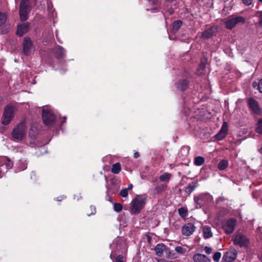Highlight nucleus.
Returning <instances> with one entry per match:
<instances>
[{"mask_svg": "<svg viewBox=\"0 0 262 262\" xmlns=\"http://www.w3.org/2000/svg\"><path fill=\"white\" fill-rule=\"evenodd\" d=\"M226 136V135H225L224 134H223V133H221L220 132H219L218 134H217L216 135H215V137L216 138L219 140H221L222 139H223Z\"/></svg>", "mask_w": 262, "mask_h": 262, "instance_id": "obj_38", "label": "nucleus"}, {"mask_svg": "<svg viewBox=\"0 0 262 262\" xmlns=\"http://www.w3.org/2000/svg\"><path fill=\"white\" fill-rule=\"evenodd\" d=\"M221 253L219 252H215L213 256V259L215 261H219L221 257Z\"/></svg>", "mask_w": 262, "mask_h": 262, "instance_id": "obj_35", "label": "nucleus"}, {"mask_svg": "<svg viewBox=\"0 0 262 262\" xmlns=\"http://www.w3.org/2000/svg\"><path fill=\"white\" fill-rule=\"evenodd\" d=\"M228 161L225 160H223L219 162L218 164V168L220 170H222L228 167Z\"/></svg>", "mask_w": 262, "mask_h": 262, "instance_id": "obj_23", "label": "nucleus"}, {"mask_svg": "<svg viewBox=\"0 0 262 262\" xmlns=\"http://www.w3.org/2000/svg\"><path fill=\"white\" fill-rule=\"evenodd\" d=\"M203 233L205 238H208L212 236L211 228L208 226L203 227Z\"/></svg>", "mask_w": 262, "mask_h": 262, "instance_id": "obj_18", "label": "nucleus"}, {"mask_svg": "<svg viewBox=\"0 0 262 262\" xmlns=\"http://www.w3.org/2000/svg\"><path fill=\"white\" fill-rule=\"evenodd\" d=\"M205 66L204 64H201L199 67V69H201L202 71L204 70Z\"/></svg>", "mask_w": 262, "mask_h": 262, "instance_id": "obj_46", "label": "nucleus"}, {"mask_svg": "<svg viewBox=\"0 0 262 262\" xmlns=\"http://www.w3.org/2000/svg\"><path fill=\"white\" fill-rule=\"evenodd\" d=\"M6 20V16L5 14L0 12V26L2 25Z\"/></svg>", "mask_w": 262, "mask_h": 262, "instance_id": "obj_36", "label": "nucleus"}, {"mask_svg": "<svg viewBox=\"0 0 262 262\" xmlns=\"http://www.w3.org/2000/svg\"><path fill=\"white\" fill-rule=\"evenodd\" d=\"M116 262H124L123 256L121 255L118 256L116 257Z\"/></svg>", "mask_w": 262, "mask_h": 262, "instance_id": "obj_40", "label": "nucleus"}, {"mask_svg": "<svg viewBox=\"0 0 262 262\" xmlns=\"http://www.w3.org/2000/svg\"><path fill=\"white\" fill-rule=\"evenodd\" d=\"M236 255V251L232 249L227 251L224 255L223 259L227 262H231L235 259Z\"/></svg>", "mask_w": 262, "mask_h": 262, "instance_id": "obj_13", "label": "nucleus"}, {"mask_svg": "<svg viewBox=\"0 0 262 262\" xmlns=\"http://www.w3.org/2000/svg\"><path fill=\"white\" fill-rule=\"evenodd\" d=\"M23 50L26 55L30 54L34 50L32 43L29 38L25 37L23 42Z\"/></svg>", "mask_w": 262, "mask_h": 262, "instance_id": "obj_11", "label": "nucleus"}, {"mask_svg": "<svg viewBox=\"0 0 262 262\" xmlns=\"http://www.w3.org/2000/svg\"><path fill=\"white\" fill-rule=\"evenodd\" d=\"M195 262H210V259L205 255L197 253L193 256Z\"/></svg>", "mask_w": 262, "mask_h": 262, "instance_id": "obj_16", "label": "nucleus"}, {"mask_svg": "<svg viewBox=\"0 0 262 262\" xmlns=\"http://www.w3.org/2000/svg\"><path fill=\"white\" fill-rule=\"evenodd\" d=\"M255 16L258 18V23L259 25L262 27V11H257Z\"/></svg>", "mask_w": 262, "mask_h": 262, "instance_id": "obj_32", "label": "nucleus"}, {"mask_svg": "<svg viewBox=\"0 0 262 262\" xmlns=\"http://www.w3.org/2000/svg\"><path fill=\"white\" fill-rule=\"evenodd\" d=\"M243 3L246 6H249L252 2V0H243Z\"/></svg>", "mask_w": 262, "mask_h": 262, "instance_id": "obj_41", "label": "nucleus"}, {"mask_svg": "<svg viewBox=\"0 0 262 262\" xmlns=\"http://www.w3.org/2000/svg\"><path fill=\"white\" fill-rule=\"evenodd\" d=\"M178 212L180 216L183 218L185 217L187 215V211L184 208H180L178 209Z\"/></svg>", "mask_w": 262, "mask_h": 262, "instance_id": "obj_27", "label": "nucleus"}, {"mask_svg": "<svg viewBox=\"0 0 262 262\" xmlns=\"http://www.w3.org/2000/svg\"><path fill=\"white\" fill-rule=\"evenodd\" d=\"M237 224V221L235 219L230 218L229 219L224 221L222 222V227L226 234L232 233L235 229V227Z\"/></svg>", "mask_w": 262, "mask_h": 262, "instance_id": "obj_6", "label": "nucleus"}, {"mask_svg": "<svg viewBox=\"0 0 262 262\" xmlns=\"http://www.w3.org/2000/svg\"><path fill=\"white\" fill-rule=\"evenodd\" d=\"M233 243L234 245H238L240 247H248L249 241L245 235L238 233L234 237Z\"/></svg>", "mask_w": 262, "mask_h": 262, "instance_id": "obj_8", "label": "nucleus"}, {"mask_svg": "<svg viewBox=\"0 0 262 262\" xmlns=\"http://www.w3.org/2000/svg\"><path fill=\"white\" fill-rule=\"evenodd\" d=\"M256 132L258 134H262V119H260L257 123Z\"/></svg>", "mask_w": 262, "mask_h": 262, "instance_id": "obj_29", "label": "nucleus"}, {"mask_svg": "<svg viewBox=\"0 0 262 262\" xmlns=\"http://www.w3.org/2000/svg\"><path fill=\"white\" fill-rule=\"evenodd\" d=\"M175 251L180 254H184L186 252V249L180 246H177L175 248Z\"/></svg>", "mask_w": 262, "mask_h": 262, "instance_id": "obj_33", "label": "nucleus"}, {"mask_svg": "<svg viewBox=\"0 0 262 262\" xmlns=\"http://www.w3.org/2000/svg\"><path fill=\"white\" fill-rule=\"evenodd\" d=\"M204 161L205 160L203 157L198 156L194 159V163L196 166H201L204 164Z\"/></svg>", "mask_w": 262, "mask_h": 262, "instance_id": "obj_24", "label": "nucleus"}, {"mask_svg": "<svg viewBox=\"0 0 262 262\" xmlns=\"http://www.w3.org/2000/svg\"><path fill=\"white\" fill-rule=\"evenodd\" d=\"M121 170V165L119 163H116L113 165L112 172L115 174L118 173Z\"/></svg>", "mask_w": 262, "mask_h": 262, "instance_id": "obj_22", "label": "nucleus"}, {"mask_svg": "<svg viewBox=\"0 0 262 262\" xmlns=\"http://www.w3.org/2000/svg\"><path fill=\"white\" fill-rule=\"evenodd\" d=\"M260 3L262 4V0H258Z\"/></svg>", "mask_w": 262, "mask_h": 262, "instance_id": "obj_49", "label": "nucleus"}, {"mask_svg": "<svg viewBox=\"0 0 262 262\" xmlns=\"http://www.w3.org/2000/svg\"><path fill=\"white\" fill-rule=\"evenodd\" d=\"M204 250L207 254H210L212 251V250L211 248L207 247V246H206L204 248Z\"/></svg>", "mask_w": 262, "mask_h": 262, "instance_id": "obj_39", "label": "nucleus"}, {"mask_svg": "<svg viewBox=\"0 0 262 262\" xmlns=\"http://www.w3.org/2000/svg\"><path fill=\"white\" fill-rule=\"evenodd\" d=\"M171 177V174L166 172L161 175L159 177V179L161 182H167L170 180Z\"/></svg>", "mask_w": 262, "mask_h": 262, "instance_id": "obj_21", "label": "nucleus"}, {"mask_svg": "<svg viewBox=\"0 0 262 262\" xmlns=\"http://www.w3.org/2000/svg\"><path fill=\"white\" fill-rule=\"evenodd\" d=\"M202 72H200V73H199V74H202Z\"/></svg>", "mask_w": 262, "mask_h": 262, "instance_id": "obj_50", "label": "nucleus"}, {"mask_svg": "<svg viewBox=\"0 0 262 262\" xmlns=\"http://www.w3.org/2000/svg\"><path fill=\"white\" fill-rule=\"evenodd\" d=\"M30 27L29 23L21 24L17 26L16 34L19 36H22L24 34L28 32Z\"/></svg>", "mask_w": 262, "mask_h": 262, "instance_id": "obj_14", "label": "nucleus"}, {"mask_svg": "<svg viewBox=\"0 0 262 262\" xmlns=\"http://www.w3.org/2000/svg\"><path fill=\"white\" fill-rule=\"evenodd\" d=\"M139 156V154L138 152H135L134 154V157L135 158H138Z\"/></svg>", "mask_w": 262, "mask_h": 262, "instance_id": "obj_44", "label": "nucleus"}, {"mask_svg": "<svg viewBox=\"0 0 262 262\" xmlns=\"http://www.w3.org/2000/svg\"><path fill=\"white\" fill-rule=\"evenodd\" d=\"M182 21L180 20H177L174 21L172 25V31L174 33L177 32L182 26Z\"/></svg>", "mask_w": 262, "mask_h": 262, "instance_id": "obj_26", "label": "nucleus"}, {"mask_svg": "<svg viewBox=\"0 0 262 262\" xmlns=\"http://www.w3.org/2000/svg\"><path fill=\"white\" fill-rule=\"evenodd\" d=\"M146 199L145 194L138 195L133 199L130 203V212L132 214L138 213L144 207Z\"/></svg>", "mask_w": 262, "mask_h": 262, "instance_id": "obj_1", "label": "nucleus"}, {"mask_svg": "<svg viewBox=\"0 0 262 262\" xmlns=\"http://www.w3.org/2000/svg\"><path fill=\"white\" fill-rule=\"evenodd\" d=\"M252 84L254 88H257L259 91L262 93V79H260L258 83L254 82Z\"/></svg>", "mask_w": 262, "mask_h": 262, "instance_id": "obj_28", "label": "nucleus"}, {"mask_svg": "<svg viewBox=\"0 0 262 262\" xmlns=\"http://www.w3.org/2000/svg\"><path fill=\"white\" fill-rule=\"evenodd\" d=\"M133 187V186L132 184H130L128 185V187L126 188L127 189V191L128 190H131Z\"/></svg>", "mask_w": 262, "mask_h": 262, "instance_id": "obj_45", "label": "nucleus"}, {"mask_svg": "<svg viewBox=\"0 0 262 262\" xmlns=\"http://www.w3.org/2000/svg\"><path fill=\"white\" fill-rule=\"evenodd\" d=\"M114 209L117 212H120L122 209V206L119 203H115L114 205Z\"/></svg>", "mask_w": 262, "mask_h": 262, "instance_id": "obj_34", "label": "nucleus"}, {"mask_svg": "<svg viewBox=\"0 0 262 262\" xmlns=\"http://www.w3.org/2000/svg\"><path fill=\"white\" fill-rule=\"evenodd\" d=\"M259 152H260V153H261V154H262V146H261V147L260 148V149H259Z\"/></svg>", "mask_w": 262, "mask_h": 262, "instance_id": "obj_47", "label": "nucleus"}, {"mask_svg": "<svg viewBox=\"0 0 262 262\" xmlns=\"http://www.w3.org/2000/svg\"><path fill=\"white\" fill-rule=\"evenodd\" d=\"M6 165L9 168H11L12 167V163L9 160H7V162L6 163Z\"/></svg>", "mask_w": 262, "mask_h": 262, "instance_id": "obj_43", "label": "nucleus"}, {"mask_svg": "<svg viewBox=\"0 0 262 262\" xmlns=\"http://www.w3.org/2000/svg\"><path fill=\"white\" fill-rule=\"evenodd\" d=\"M54 52L55 54L60 57H62L65 55L66 51L61 46H57L54 48Z\"/></svg>", "mask_w": 262, "mask_h": 262, "instance_id": "obj_19", "label": "nucleus"}, {"mask_svg": "<svg viewBox=\"0 0 262 262\" xmlns=\"http://www.w3.org/2000/svg\"><path fill=\"white\" fill-rule=\"evenodd\" d=\"M246 22V19L243 16H230L224 20L225 27L228 29H232L236 25L242 23L244 24Z\"/></svg>", "mask_w": 262, "mask_h": 262, "instance_id": "obj_5", "label": "nucleus"}, {"mask_svg": "<svg viewBox=\"0 0 262 262\" xmlns=\"http://www.w3.org/2000/svg\"><path fill=\"white\" fill-rule=\"evenodd\" d=\"M149 1L151 2L153 4H154L156 0H149Z\"/></svg>", "mask_w": 262, "mask_h": 262, "instance_id": "obj_48", "label": "nucleus"}, {"mask_svg": "<svg viewBox=\"0 0 262 262\" xmlns=\"http://www.w3.org/2000/svg\"><path fill=\"white\" fill-rule=\"evenodd\" d=\"M26 126L25 122H20L13 130L12 136L14 140L20 141L26 135Z\"/></svg>", "mask_w": 262, "mask_h": 262, "instance_id": "obj_3", "label": "nucleus"}, {"mask_svg": "<svg viewBox=\"0 0 262 262\" xmlns=\"http://www.w3.org/2000/svg\"><path fill=\"white\" fill-rule=\"evenodd\" d=\"M195 230V227L191 223L186 224L182 229V233L183 235L189 236L193 234Z\"/></svg>", "mask_w": 262, "mask_h": 262, "instance_id": "obj_12", "label": "nucleus"}, {"mask_svg": "<svg viewBox=\"0 0 262 262\" xmlns=\"http://www.w3.org/2000/svg\"><path fill=\"white\" fill-rule=\"evenodd\" d=\"M30 10L31 7L29 1L26 0L21 1L19 5V14L21 21H24L28 19V14Z\"/></svg>", "mask_w": 262, "mask_h": 262, "instance_id": "obj_4", "label": "nucleus"}, {"mask_svg": "<svg viewBox=\"0 0 262 262\" xmlns=\"http://www.w3.org/2000/svg\"><path fill=\"white\" fill-rule=\"evenodd\" d=\"M166 249V246L163 244H159L155 248L156 254L159 256H162L163 251Z\"/></svg>", "mask_w": 262, "mask_h": 262, "instance_id": "obj_17", "label": "nucleus"}, {"mask_svg": "<svg viewBox=\"0 0 262 262\" xmlns=\"http://www.w3.org/2000/svg\"><path fill=\"white\" fill-rule=\"evenodd\" d=\"M42 120L46 125H51L55 122L56 117L54 113L50 111L42 110Z\"/></svg>", "mask_w": 262, "mask_h": 262, "instance_id": "obj_7", "label": "nucleus"}, {"mask_svg": "<svg viewBox=\"0 0 262 262\" xmlns=\"http://www.w3.org/2000/svg\"><path fill=\"white\" fill-rule=\"evenodd\" d=\"M220 132L223 133L225 135H226L228 132V125L226 122L223 123Z\"/></svg>", "mask_w": 262, "mask_h": 262, "instance_id": "obj_30", "label": "nucleus"}, {"mask_svg": "<svg viewBox=\"0 0 262 262\" xmlns=\"http://www.w3.org/2000/svg\"><path fill=\"white\" fill-rule=\"evenodd\" d=\"M217 28L215 27H211L201 33V37L205 39H208L212 37L216 32Z\"/></svg>", "mask_w": 262, "mask_h": 262, "instance_id": "obj_15", "label": "nucleus"}, {"mask_svg": "<svg viewBox=\"0 0 262 262\" xmlns=\"http://www.w3.org/2000/svg\"><path fill=\"white\" fill-rule=\"evenodd\" d=\"M16 111L17 109L14 105L9 104L6 105L4 109L2 117V123L5 125L10 124L14 118Z\"/></svg>", "mask_w": 262, "mask_h": 262, "instance_id": "obj_2", "label": "nucleus"}, {"mask_svg": "<svg viewBox=\"0 0 262 262\" xmlns=\"http://www.w3.org/2000/svg\"><path fill=\"white\" fill-rule=\"evenodd\" d=\"M187 86H188V81L186 80H183L180 81L177 84L178 89H179L182 91L185 90L187 88Z\"/></svg>", "mask_w": 262, "mask_h": 262, "instance_id": "obj_20", "label": "nucleus"}, {"mask_svg": "<svg viewBox=\"0 0 262 262\" xmlns=\"http://www.w3.org/2000/svg\"><path fill=\"white\" fill-rule=\"evenodd\" d=\"M197 186V182L194 183L193 185L189 184L185 188V192L188 194H190Z\"/></svg>", "mask_w": 262, "mask_h": 262, "instance_id": "obj_25", "label": "nucleus"}, {"mask_svg": "<svg viewBox=\"0 0 262 262\" xmlns=\"http://www.w3.org/2000/svg\"><path fill=\"white\" fill-rule=\"evenodd\" d=\"M248 103L250 110L255 114L260 115L262 113V110L260 107L258 102L253 98L248 100Z\"/></svg>", "mask_w": 262, "mask_h": 262, "instance_id": "obj_10", "label": "nucleus"}, {"mask_svg": "<svg viewBox=\"0 0 262 262\" xmlns=\"http://www.w3.org/2000/svg\"><path fill=\"white\" fill-rule=\"evenodd\" d=\"M166 186L162 184L160 186H157L155 188V192L156 193H160L165 190Z\"/></svg>", "mask_w": 262, "mask_h": 262, "instance_id": "obj_31", "label": "nucleus"}, {"mask_svg": "<svg viewBox=\"0 0 262 262\" xmlns=\"http://www.w3.org/2000/svg\"><path fill=\"white\" fill-rule=\"evenodd\" d=\"M90 209H91V210L92 211V212H91V214H95V212H96V208L94 206H90Z\"/></svg>", "mask_w": 262, "mask_h": 262, "instance_id": "obj_42", "label": "nucleus"}, {"mask_svg": "<svg viewBox=\"0 0 262 262\" xmlns=\"http://www.w3.org/2000/svg\"><path fill=\"white\" fill-rule=\"evenodd\" d=\"M120 194L122 197H123V198L126 197L128 195L127 189H125V188L122 189L120 191Z\"/></svg>", "mask_w": 262, "mask_h": 262, "instance_id": "obj_37", "label": "nucleus"}, {"mask_svg": "<svg viewBox=\"0 0 262 262\" xmlns=\"http://www.w3.org/2000/svg\"><path fill=\"white\" fill-rule=\"evenodd\" d=\"M211 199V196L207 193L201 194L200 195L194 198L196 208H200L206 202L210 201Z\"/></svg>", "mask_w": 262, "mask_h": 262, "instance_id": "obj_9", "label": "nucleus"}]
</instances>
